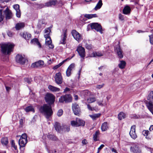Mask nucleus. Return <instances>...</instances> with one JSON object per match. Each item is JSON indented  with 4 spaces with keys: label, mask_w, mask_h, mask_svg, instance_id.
I'll return each mask as SVG.
<instances>
[{
    "label": "nucleus",
    "mask_w": 153,
    "mask_h": 153,
    "mask_svg": "<svg viewBox=\"0 0 153 153\" xmlns=\"http://www.w3.org/2000/svg\"><path fill=\"white\" fill-rule=\"evenodd\" d=\"M39 111L47 119L49 118L53 113L51 105L47 104L41 106L40 108Z\"/></svg>",
    "instance_id": "f257e3e1"
},
{
    "label": "nucleus",
    "mask_w": 153,
    "mask_h": 153,
    "mask_svg": "<svg viewBox=\"0 0 153 153\" xmlns=\"http://www.w3.org/2000/svg\"><path fill=\"white\" fill-rule=\"evenodd\" d=\"M45 45L48 46L49 48L53 49L54 45L52 44V41L50 36V33L51 30L49 27L46 29L45 30Z\"/></svg>",
    "instance_id": "f03ea898"
},
{
    "label": "nucleus",
    "mask_w": 153,
    "mask_h": 153,
    "mask_svg": "<svg viewBox=\"0 0 153 153\" xmlns=\"http://www.w3.org/2000/svg\"><path fill=\"white\" fill-rule=\"evenodd\" d=\"M14 45L10 43H4L1 45V51L3 54H9L12 51Z\"/></svg>",
    "instance_id": "7ed1b4c3"
},
{
    "label": "nucleus",
    "mask_w": 153,
    "mask_h": 153,
    "mask_svg": "<svg viewBox=\"0 0 153 153\" xmlns=\"http://www.w3.org/2000/svg\"><path fill=\"white\" fill-rule=\"evenodd\" d=\"M27 142V136L26 133L23 134L19 140V144L20 147H24Z\"/></svg>",
    "instance_id": "20e7f679"
},
{
    "label": "nucleus",
    "mask_w": 153,
    "mask_h": 153,
    "mask_svg": "<svg viewBox=\"0 0 153 153\" xmlns=\"http://www.w3.org/2000/svg\"><path fill=\"white\" fill-rule=\"evenodd\" d=\"M55 98V96L49 93H47L45 97V100L46 102L51 105L54 102Z\"/></svg>",
    "instance_id": "39448f33"
},
{
    "label": "nucleus",
    "mask_w": 153,
    "mask_h": 153,
    "mask_svg": "<svg viewBox=\"0 0 153 153\" xmlns=\"http://www.w3.org/2000/svg\"><path fill=\"white\" fill-rule=\"evenodd\" d=\"M72 98L70 94H67L61 97L59 99V102L63 103H68L72 102Z\"/></svg>",
    "instance_id": "423d86ee"
},
{
    "label": "nucleus",
    "mask_w": 153,
    "mask_h": 153,
    "mask_svg": "<svg viewBox=\"0 0 153 153\" xmlns=\"http://www.w3.org/2000/svg\"><path fill=\"white\" fill-rule=\"evenodd\" d=\"M80 57L82 58L81 61H82L85 56V48L81 46H79L76 50Z\"/></svg>",
    "instance_id": "0eeeda50"
},
{
    "label": "nucleus",
    "mask_w": 153,
    "mask_h": 153,
    "mask_svg": "<svg viewBox=\"0 0 153 153\" xmlns=\"http://www.w3.org/2000/svg\"><path fill=\"white\" fill-rule=\"evenodd\" d=\"M67 35V30H63L62 34L61 36V39L59 42L60 44L65 45L66 44Z\"/></svg>",
    "instance_id": "6e6552de"
},
{
    "label": "nucleus",
    "mask_w": 153,
    "mask_h": 153,
    "mask_svg": "<svg viewBox=\"0 0 153 153\" xmlns=\"http://www.w3.org/2000/svg\"><path fill=\"white\" fill-rule=\"evenodd\" d=\"M91 29H94L97 31L102 33L101 26L97 23H93L89 24Z\"/></svg>",
    "instance_id": "1a4fd4ad"
},
{
    "label": "nucleus",
    "mask_w": 153,
    "mask_h": 153,
    "mask_svg": "<svg viewBox=\"0 0 153 153\" xmlns=\"http://www.w3.org/2000/svg\"><path fill=\"white\" fill-rule=\"evenodd\" d=\"M71 33L74 39L78 42L81 40L82 37L81 35L76 30H72Z\"/></svg>",
    "instance_id": "9d476101"
},
{
    "label": "nucleus",
    "mask_w": 153,
    "mask_h": 153,
    "mask_svg": "<svg viewBox=\"0 0 153 153\" xmlns=\"http://www.w3.org/2000/svg\"><path fill=\"white\" fill-rule=\"evenodd\" d=\"M54 78L55 82L57 84H61L62 83L63 79L60 72H59L56 73L54 77Z\"/></svg>",
    "instance_id": "9b49d317"
},
{
    "label": "nucleus",
    "mask_w": 153,
    "mask_h": 153,
    "mask_svg": "<svg viewBox=\"0 0 153 153\" xmlns=\"http://www.w3.org/2000/svg\"><path fill=\"white\" fill-rule=\"evenodd\" d=\"M72 107L74 114L76 115H78L80 112L78 105L76 103H73Z\"/></svg>",
    "instance_id": "f8f14e48"
},
{
    "label": "nucleus",
    "mask_w": 153,
    "mask_h": 153,
    "mask_svg": "<svg viewBox=\"0 0 153 153\" xmlns=\"http://www.w3.org/2000/svg\"><path fill=\"white\" fill-rule=\"evenodd\" d=\"M131 151L133 153H141V150L138 145L136 144L134 145L130 148Z\"/></svg>",
    "instance_id": "ddd939ff"
},
{
    "label": "nucleus",
    "mask_w": 153,
    "mask_h": 153,
    "mask_svg": "<svg viewBox=\"0 0 153 153\" xmlns=\"http://www.w3.org/2000/svg\"><path fill=\"white\" fill-rule=\"evenodd\" d=\"M16 62L21 64H24L26 60L22 55L18 54L16 57Z\"/></svg>",
    "instance_id": "4468645a"
},
{
    "label": "nucleus",
    "mask_w": 153,
    "mask_h": 153,
    "mask_svg": "<svg viewBox=\"0 0 153 153\" xmlns=\"http://www.w3.org/2000/svg\"><path fill=\"white\" fill-rule=\"evenodd\" d=\"M4 13L5 16V18L7 20L10 19L12 18L13 16L12 13L8 7H7L4 11Z\"/></svg>",
    "instance_id": "2eb2a0df"
},
{
    "label": "nucleus",
    "mask_w": 153,
    "mask_h": 153,
    "mask_svg": "<svg viewBox=\"0 0 153 153\" xmlns=\"http://www.w3.org/2000/svg\"><path fill=\"white\" fill-rule=\"evenodd\" d=\"M136 126L135 125L131 126L129 132V134L131 137L134 139H135L137 137L135 132Z\"/></svg>",
    "instance_id": "dca6fc26"
},
{
    "label": "nucleus",
    "mask_w": 153,
    "mask_h": 153,
    "mask_svg": "<svg viewBox=\"0 0 153 153\" xmlns=\"http://www.w3.org/2000/svg\"><path fill=\"white\" fill-rule=\"evenodd\" d=\"M115 51L119 58L121 59L123 58V51L119 45L115 47Z\"/></svg>",
    "instance_id": "f3484780"
},
{
    "label": "nucleus",
    "mask_w": 153,
    "mask_h": 153,
    "mask_svg": "<svg viewBox=\"0 0 153 153\" xmlns=\"http://www.w3.org/2000/svg\"><path fill=\"white\" fill-rule=\"evenodd\" d=\"M44 64V62L43 61L39 60L37 62L32 64L31 67L32 68H37L42 66Z\"/></svg>",
    "instance_id": "a211bd4d"
},
{
    "label": "nucleus",
    "mask_w": 153,
    "mask_h": 153,
    "mask_svg": "<svg viewBox=\"0 0 153 153\" xmlns=\"http://www.w3.org/2000/svg\"><path fill=\"white\" fill-rule=\"evenodd\" d=\"M57 3V1L56 0H51L45 4V6L49 7L52 6H54Z\"/></svg>",
    "instance_id": "6ab92c4d"
},
{
    "label": "nucleus",
    "mask_w": 153,
    "mask_h": 153,
    "mask_svg": "<svg viewBox=\"0 0 153 153\" xmlns=\"http://www.w3.org/2000/svg\"><path fill=\"white\" fill-rule=\"evenodd\" d=\"M153 103L148 102L146 101V106L149 110L153 115Z\"/></svg>",
    "instance_id": "aec40b11"
},
{
    "label": "nucleus",
    "mask_w": 153,
    "mask_h": 153,
    "mask_svg": "<svg viewBox=\"0 0 153 153\" xmlns=\"http://www.w3.org/2000/svg\"><path fill=\"white\" fill-rule=\"evenodd\" d=\"M30 43L32 44L37 45L40 48L41 47V45L39 42L38 39L36 38L33 39L31 40Z\"/></svg>",
    "instance_id": "412c9836"
},
{
    "label": "nucleus",
    "mask_w": 153,
    "mask_h": 153,
    "mask_svg": "<svg viewBox=\"0 0 153 153\" xmlns=\"http://www.w3.org/2000/svg\"><path fill=\"white\" fill-rule=\"evenodd\" d=\"M131 10L130 7L128 6H126L123 10V13L125 14H128L130 13Z\"/></svg>",
    "instance_id": "4be33fe9"
},
{
    "label": "nucleus",
    "mask_w": 153,
    "mask_h": 153,
    "mask_svg": "<svg viewBox=\"0 0 153 153\" xmlns=\"http://www.w3.org/2000/svg\"><path fill=\"white\" fill-rule=\"evenodd\" d=\"M22 36L26 40H29L31 38V35L29 33L27 32H24L22 33Z\"/></svg>",
    "instance_id": "5701e85b"
},
{
    "label": "nucleus",
    "mask_w": 153,
    "mask_h": 153,
    "mask_svg": "<svg viewBox=\"0 0 153 153\" xmlns=\"http://www.w3.org/2000/svg\"><path fill=\"white\" fill-rule=\"evenodd\" d=\"M48 88L50 90L53 92H59L60 91V89L59 88L51 85H49Z\"/></svg>",
    "instance_id": "b1692460"
},
{
    "label": "nucleus",
    "mask_w": 153,
    "mask_h": 153,
    "mask_svg": "<svg viewBox=\"0 0 153 153\" xmlns=\"http://www.w3.org/2000/svg\"><path fill=\"white\" fill-rule=\"evenodd\" d=\"M54 127L56 130L58 132H60L61 130L62 126H60V124L58 122H56L54 124Z\"/></svg>",
    "instance_id": "393cba45"
},
{
    "label": "nucleus",
    "mask_w": 153,
    "mask_h": 153,
    "mask_svg": "<svg viewBox=\"0 0 153 153\" xmlns=\"http://www.w3.org/2000/svg\"><path fill=\"white\" fill-rule=\"evenodd\" d=\"M147 99L149 101L148 102L153 103V91H152L149 94Z\"/></svg>",
    "instance_id": "a878e982"
},
{
    "label": "nucleus",
    "mask_w": 153,
    "mask_h": 153,
    "mask_svg": "<svg viewBox=\"0 0 153 153\" xmlns=\"http://www.w3.org/2000/svg\"><path fill=\"white\" fill-rule=\"evenodd\" d=\"M103 4L102 0H100L97 3V5L94 8L95 10L100 9L102 6Z\"/></svg>",
    "instance_id": "bb28decb"
},
{
    "label": "nucleus",
    "mask_w": 153,
    "mask_h": 153,
    "mask_svg": "<svg viewBox=\"0 0 153 153\" xmlns=\"http://www.w3.org/2000/svg\"><path fill=\"white\" fill-rule=\"evenodd\" d=\"M25 25V24L23 23H18L16 24L15 28L16 30H18L23 28Z\"/></svg>",
    "instance_id": "cd10ccee"
},
{
    "label": "nucleus",
    "mask_w": 153,
    "mask_h": 153,
    "mask_svg": "<svg viewBox=\"0 0 153 153\" xmlns=\"http://www.w3.org/2000/svg\"><path fill=\"white\" fill-rule=\"evenodd\" d=\"M25 110L26 112H29L30 111H32L33 112H35L34 108L32 106H29L27 107L25 109Z\"/></svg>",
    "instance_id": "c85d7f7f"
},
{
    "label": "nucleus",
    "mask_w": 153,
    "mask_h": 153,
    "mask_svg": "<svg viewBox=\"0 0 153 153\" xmlns=\"http://www.w3.org/2000/svg\"><path fill=\"white\" fill-rule=\"evenodd\" d=\"M84 17L88 19H90L94 17H97V16L96 14H85L84 15Z\"/></svg>",
    "instance_id": "c756f323"
},
{
    "label": "nucleus",
    "mask_w": 153,
    "mask_h": 153,
    "mask_svg": "<svg viewBox=\"0 0 153 153\" xmlns=\"http://www.w3.org/2000/svg\"><path fill=\"white\" fill-rule=\"evenodd\" d=\"M101 115V114L100 113L95 114L93 115H90L89 116L93 120H96L97 118L100 117Z\"/></svg>",
    "instance_id": "7c9ffc66"
},
{
    "label": "nucleus",
    "mask_w": 153,
    "mask_h": 153,
    "mask_svg": "<svg viewBox=\"0 0 153 153\" xmlns=\"http://www.w3.org/2000/svg\"><path fill=\"white\" fill-rule=\"evenodd\" d=\"M108 128L107 123V122H104L102 124L101 129L102 131H105Z\"/></svg>",
    "instance_id": "2f4dec72"
},
{
    "label": "nucleus",
    "mask_w": 153,
    "mask_h": 153,
    "mask_svg": "<svg viewBox=\"0 0 153 153\" xmlns=\"http://www.w3.org/2000/svg\"><path fill=\"white\" fill-rule=\"evenodd\" d=\"M103 55V54L100 52H94L91 54V57L101 56Z\"/></svg>",
    "instance_id": "473e14b6"
},
{
    "label": "nucleus",
    "mask_w": 153,
    "mask_h": 153,
    "mask_svg": "<svg viewBox=\"0 0 153 153\" xmlns=\"http://www.w3.org/2000/svg\"><path fill=\"white\" fill-rule=\"evenodd\" d=\"M70 126L65 125L62 126L61 130L65 132H68L70 131Z\"/></svg>",
    "instance_id": "72a5a7b5"
},
{
    "label": "nucleus",
    "mask_w": 153,
    "mask_h": 153,
    "mask_svg": "<svg viewBox=\"0 0 153 153\" xmlns=\"http://www.w3.org/2000/svg\"><path fill=\"white\" fill-rule=\"evenodd\" d=\"M143 134L145 136L146 138L147 139H150V138L148 135L149 134V131L148 130H144L142 131Z\"/></svg>",
    "instance_id": "f704fd0d"
},
{
    "label": "nucleus",
    "mask_w": 153,
    "mask_h": 153,
    "mask_svg": "<svg viewBox=\"0 0 153 153\" xmlns=\"http://www.w3.org/2000/svg\"><path fill=\"white\" fill-rule=\"evenodd\" d=\"M1 141L3 145H7L8 142V138L6 137L2 138L1 139Z\"/></svg>",
    "instance_id": "c9c22d12"
},
{
    "label": "nucleus",
    "mask_w": 153,
    "mask_h": 153,
    "mask_svg": "<svg viewBox=\"0 0 153 153\" xmlns=\"http://www.w3.org/2000/svg\"><path fill=\"white\" fill-rule=\"evenodd\" d=\"M126 117V114L123 112H120L118 115V118L120 120L124 119Z\"/></svg>",
    "instance_id": "e433bc0d"
},
{
    "label": "nucleus",
    "mask_w": 153,
    "mask_h": 153,
    "mask_svg": "<svg viewBox=\"0 0 153 153\" xmlns=\"http://www.w3.org/2000/svg\"><path fill=\"white\" fill-rule=\"evenodd\" d=\"M126 65V62L125 61H121L120 62V63L118 65V66L119 68L121 69H123L124 68Z\"/></svg>",
    "instance_id": "4c0bfd02"
},
{
    "label": "nucleus",
    "mask_w": 153,
    "mask_h": 153,
    "mask_svg": "<svg viewBox=\"0 0 153 153\" xmlns=\"http://www.w3.org/2000/svg\"><path fill=\"white\" fill-rule=\"evenodd\" d=\"M77 121L78 123V126H84L85 124L84 121L80 120L79 118H77Z\"/></svg>",
    "instance_id": "58836bf2"
},
{
    "label": "nucleus",
    "mask_w": 153,
    "mask_h": 153,
    "mask_svg": "<svg viewBox=\"0 0 153 153\" xmlns=\"http://www.w3.org/2000/svg\"><path fill=\"white\" fill-rule=\"evenodd\" d=\"M99 134V131H96L95 134L93 135V139L94 141H97L98 140L97 138Z\"/></svg>",
    "instance_id": "ea45409f"
},
{
    "label": "nucleus",
    "mask_w": 153,
    "mask_h": 153,
    "mask_svg": "<svg viewBox=\"0 0 153 153\" xmlns=\"http://www.w3.org/2000/svg\"><path fill=\"white\" fill-rule=\"evenodd\" d=\"M96 100V99L95 97H92L88 98L87 100V101L88 103H91L94 102Z\"/></svg>",
    "instance_id": "a19ab883"
},
{
    "label": "nucleus",
    "mask_w": 153,
    "mask_h": 153,
    "mask_svg": "<svg viewBox=\"0 0 153 153\" xmlns=\"http://www.w3.org/2000/svg\"><path fill=\"white\" fill-rule=\"evenodd\" d=\"M67 60V59H65L61 62L59 63V64L56 65L54 66L53 68V69L54 70L58 68L59 67L61 66L63 63H64Z\"/></svg>",
    "instance_id": "79ce46f5"
},
{
    "label": "nucleus",
    "mask_w": 153,
    "mask_h": 153,
    "mask_svg": "<svg viewBox=\"0 0 153 153\" xmlns=\"http://www.w3.org/2000/svg\"><path fill=\"white\" fill-rule=\"evenodd\" d=\"M96 101L97 102V103L98 105H99L102 106H103L104 105V104L103 103V99H101L100 100L97 99L96 100Z\"/></svg>",
    "instance_id": "37998d69"
},
{
    "label": "nucleus",
    "mask_w": 153,
    "mask_h": 153,
    "mask_svg": "<svg viewBox=\"0 0 153 153\" xmlns=\"http://www.w3.org/2000/svg\"><path fill=\"white\" fill-rule=\"evenodd\" d=\"M81 93L83 94L85 97L90 95V92L88 90L82 91Z\"/></svg>",
    "instance_id": "c03bdc74"
},
{
    "label": "nucleus",
    "mask_w": 153,
    "mask_h": 153,
    "mask_svg": "<svg viewBox=\"0 0 153 153\" xmlns=\"http://www.w3.org/2000/svg\"><path fill=\"white\" fill-rule=\"evenodd\" d=\"M47 137L49 139L53 140H57L56 137L53 135L50 134L48 135Z\"/></svg>",
    "instance_id": "a18cd8bd"
},
{
    "label": "nucleus",
    "mask_w": 153,
    "mask_h": 153,
    "mask_svg": "<svg viewBox=\"0 0 153 153\" xmlns=\"http://www.w3.org/2000/svg\"><path fill=\"white\" fill-rule=\"evenodd\" d=\"M4 18V16L3 15L2 10H0V22L3 20Z\"/></svg>",
    "instance_id": "49530a36"
},
{
    "label": "nucleus",
    "mask_w": 153,
    "mask_h": 153,
    "mask_svg": "<svg viewBox=\"0 0 153 153\" xmlns=\"http://www.w3.org/2000/svg\"><path fill=\"white\" fill-rule=\"evenodd\" d=\"M71 124L73 126H78V123L77 121V119L76 121H72L71 122Z\"/></svg>",
    "instance_id": "de8ad7c7"
},
{
    "label": "nucleus",
    "mask_w": 153,
    "mask_h": 153,
    "mask_svg": "<svg viewBox=\"0 0 153 153\" xmlns=\"http://www.w3.org/2000/svg\"><path fill=\"white\" fill-rule=\"evenodd\" d=\"M11 146L13 147L15 150H16L17 149V146L15 145L14 141L13 140H11Z\"/></svg>",
    "instance_id": "09e8293b"
},
{
    "label": "nucleus",
    "mask_w": 153,
    "mask_h": 153,
    "mask_svg": "<svg viewBox=\"0 0 153 153\" xmlns=\"http://www.w3.org/2000/svg\"><path fill=\"white\" fill-rule=\"evenodd\" d=\"M63 111L62 109H60L58 111L57 114L58 117H60L63 114Z\"/></svg>",
    "instance_id": "8fccbe9b"
},
{
    "label": "nucleus",
    "mask_w": 153,
    "mask_h": 153,
    "mask_svg": "<svg viewBox=\"0 0 153 153\" xmlns=\"http://www.w3.org/2000/svg\"><path fill=\"white\" fill-rule=\"evenodd\" d=\"M13 8L16 11L20 10L19 9V5L16 4L13 5Z\"/></svg>",
    "instance_id": "3c124183"
},
{
    "label": "nucleus",
    "mask_w": 153,
    "mask_h": 153,
    "mask_svg": "<svg viewBox=\"0 0 153 153\" xmlns=\"http://www.w3.org/2000/svg\"><path fill=\"white\" fill-rule=\"evenodd\" d=\"M75 67V65L74 64H71L68 69L69 70H70V71H71Z\"/></svg>",
    "instance_id": "603ef678"
},
{
    "label": "nucleus",
    "mask_w": 153,
    "mask_h": 153,
    "mask_svg": "<svg viewBox=\"0 0 153 153\" xmlns=\"http://www.w3.org/2000/svg\"><path fill=\"white\" fill-rule=\"evenodd\" d=\"M71 74V71L70 70L67 69L66 71V75L69 77L70 76Z\"/></svg>",
    "instance_id": "864d4df0"
},
{
    "label": "nucleus",
    "mask_w": 153,
    "mask_h": 153,
    "mask_svg": "<svg viewBox=\"0 0 153 153\" xmlns=\"http://www.w3.org/2000/svg\"><path fill=\"white\" fill-rule=\"evenodd\" d=\"M149 36L150 39V42L151 44L153 45V34Z\"/></svg>",
    "instance_id": "5fc2aeb1"
},
{
    "label": "nucleus",
    "mask_w": 153,
    "mask_h": 153,
    "mask_svg": "<svg viewBox=\"0 0 153 153\" xmlns=\"http://www.w3.org/2000/svg\"><path fill=\"white\" fill-rule=\"evenodd\" d=\"M119 19L121 21H124V16L121 13L119 14Z\"/></svg>",
    "instance_id": "6e6d98bb"
},
{
    "label": "nucleus",
    "mask_w": 153,
    "mask_h": 153,
    "mask_svg": "<svg viewBox=\"0 0 153 153\" xmlns=\"http://www.w3.org/2000/svg\"><path fill=\"white\" fill-rule=\"evenodd\" d=\"M16 15L17 17L20 18L21 16L20 10L16 11Z\"/></svg>",
    "instance_id": "4d7b16f0"
},
{
    "label": "nucleus",
    "mask_w": 153,
    "mask_h": 153,
    "mask_svg": "<svg viewBox=\"0 0 153 153\" xmlns=\"http://www.w3.org/2000/svg\"><path fill=\"white\" fill-rule=\"evenodd\" d=\"M80 20L82 22H84L86 20V18L84 17H84H83L82 16H80Z\"/></svg>",
    "instance_id": "13d9d810"
},
{
    "label": "nucleus",
    "mask_w": 153,
    "mask_h": 153,
    "mask_svg": "<svg viewBox=\"0 0 153 153\" xmlns=\"http://www.w3.org/2000/svg\"><path fill=\"white\" fill-rule=\"evenodd\" d=\"M85 48L88 49H91L92 48V46L91 45L86 44L85 46Z\"/></svg>",
    "instance_id": "bf43d9fd"
},
{
    "label": "nucleus",
    "mask_w": 153,
    "mask_h": 153,
    "mask_svg": "<svg viewBox=\"0 0 153 153\" xmlns=\"http://www.w3.org/2000/svg\"><path fill=\"white\" fill-rule=\"evenodd\" d=\"M104 86V84H102L100 85H97L96 86V88L98 89H100L102 88Z\"/></svg>",
    "instance_id": "052dcab7"
},
{
    "label": "nucleus",
    "mask_w": 153,
    "mask_h": 153,
    "mask_svg": "<svg viewBox=\"0 0 153 153\" xmlns=\"http://www.w3.org/2000/svg\"><path fill=\"white\" fill-rule=\"evenodd\" d=\"M88 108L90 111H92L94 110L93 108H92L90 105L88 104L87 105Z\"/></svg>",
    "instance_id": "680f3d73"
},
{
    "label": "nucleus",
    "mask_w": 153,
    "mask_h": 153,
    "mask_svg": "<svg viewBox=\"0 0 153 153\" xmlns=\"http://www.w3.org/2000/svg\"><path fill=\"white\" fill-rule=\"evenodd\" d=\"M131 118L137 119L138 118V116L136 114H133L131 115Z\"/></svg>",
    "instance_id": "e2e57ef3"
},
{
    "label": "nucleus",
    "mask_w": 153,
    "mask_h": 153,
    "mask_svg": "<svg viewBox=\"0 0 153 153\" xmlns=\"http://www.w3.org/2000/svg\"><path fill=\"white\" fill-rule=\"evenodd\" d=\"M24 120L22 119H21L19 120V123L21 126L23 125L24 122Z\"/></svg>",
    "instance_id": "0e129e2a"
},
{
    "label": "nucleus",
    "mask_w": 153,
    "mask_h": 153,
    "mask_svg": "<svg viewBox=\"0 0 153 153\" xmlns=\"http://www.w3.org/2000/svg\"><path fill=\"white\" fill-rule=\"evenodd\" d=\"M48 153H56V150H50V149H49V150H48Z\"/></svg>",
    "instance_id": "69168bd1"
},
{
    "label": "nucleus",
    "mask_w": 153,
    "mask_h": 153,
    "mask_svg": "<svg viewBox=\"0 0 153 153\" xmlns=\"http://www.w3.org/2000/svg\"><path fill=\"white\" fill-rule=\"evenodd\" d=\"M82 143L83 145H85L87 143V142L86 140L84 139L82 141Z\"/></svg>",
    "instance_id": "338daca9"
},
{
    "label": "nucleus",
    "mask_w": 153,
    "mask_h": 153,
    "mask_svg": "<svg viewBox=\"0 0 153 153\" xmlns=\"http://www.w3.org/2000/svg\"><path fill=\"white\" fill-rule=\"evenodd\" d=\"M5 87L6 91L8 92H9L11 89L10 87L7 86L5 85Z\"/></svg>",
    "instance_id": "774afa93"
}]
</instances>
